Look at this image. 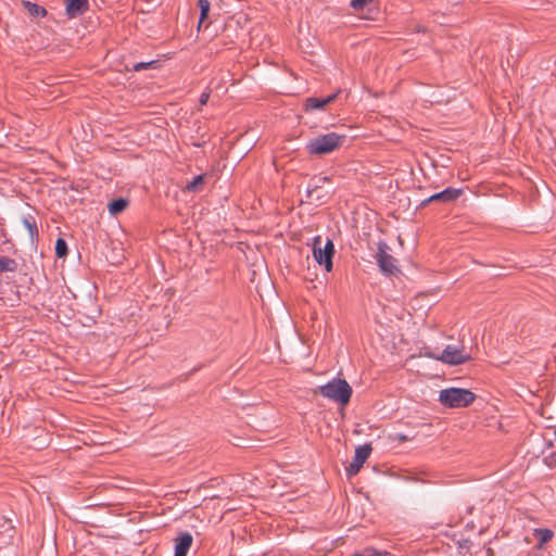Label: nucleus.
I'll use <instances>...</instances> for the list:
<instances>
[{"instance_id":"nucleus-1","label":"nucleus","mask_w":556,"mask_h":556,"mask_svg":"<svg viewBox=\"0 0 556 556\" xmlns=\"http://www.w3.org/2000/svg\"><path fill=\"white\" fill-rule=\"evenodd\" d=\"M346 136L337 132H327L309 139L306 143V151L312 155H325L339 149L345 141Z\"/></svg>"},{"instance_id":"nucleus-2","label":"nucleus","mask_w":556,"mask_h":556,"mask_svg":"<svg viewBox=\"0 0 556 556\" xmlns=\"http://www.w3.org/2000/svg\"><path fill=\"white\" fill-rule=\"evenodd\" d=\"M318 392L324 397L338 403L342 406L346 405L352 396V388L344 379L333 378L326 384L318 388Z\"/></svg>"},{"instance_id":"nucleus-3","label":"nucleus","mask_w":556,"mask_h":556,"mask_svg":"<svg viewBox=\"0 0 556 556\" xmlns=\"http://www.w3.org/2000/svg\"><path fill=\"white\" fill-rule=\"evenodd\" d=\"M476 400V394L468 389L447 388L439 393L440 403L450 408L469 406Z\"/></svg>"},{"instance_id":"nucleus-4","label":"nucleus","mask_w":556,"mask_h":556,"mask_svg":"<svg viewBox=\"0 0 556 556\" xmlns=\"http://www.w3.org/2000/svg\"><path fill=\"white\" fill-rule=\"evenodd\" d=\"M334 254V244L332 240L327 239L324 245H321V237L316 236L313 243V257L320 265L324 266L327 271L332 269V257Z\"/></svg>"},{"instance_id":"nucleus-5","label":"nucleus","mask_w":556,"mask_h":556,"mask_svg":"<svg viewBox=\"0 0 556 556\" xmlns=\"http://www.w3.org/2000/svg\"><path fill=\"white\" fill-rule=\"evenodd\" d=\"M432 358L440 361L444 364L457 366L471 359L470 353L464 345H446L440 355H431Z\"/></svg>"},{"instance_id":"nucleus-6","label":"nucleus","mask_w":556,"mask_h":556,"mask_svg":"<svg viewBox=\"0 0 556 556\" xmlns=\"http://www.w3.org/2000/svg\"><path fill=\"white\" fill-rule=\"evenodd\" d=\"M389 247L384 242L378 244V252L376 255L380 270L386 275H394L399 271L396 260L388 253Z\"/></svg>"},{"instance_id":"nucleus-7","label":"nucleus","mask_w":556,"mask_h":556,"mask_svg":"<svg viewBox=\"0 0 556 556\" xmlns=\"http://www.w3.org/2000/svg\"><path fill=\"white\" fill-rule=\"evenodd\" d=\"M371 453V447L368 444L359 445L356 447L353 460L346 467V472L349 476L356 475L359 469L363 467L364 463L368 459Z\"/></svg>"},{"instance_id":"nucleus-8","label":"nucleus","mask_w":556,"mask_h":556,"mask_svg":"<svg viewBox=\"0 0 556 556\" xmlns=\"http://www.w3.org/2000/svg\"><path fill=\"white\" fill-rule=\"evenodd\" d=\"M462 193H463L462 189L446 188V189H444V190H442V191H440L438 193L432 194L427 200L422 201V204L426 205V204H428L430 202H433V201L453 202L457 198H459V195Z\"/></svg>"},{"instance_id":"nucleus-9","label":"nucleus","mask_w":556,"mask_h":556,"mask_svg":"<svg viewBox=\"0 0 556 556\" xmlns=\"http://www.w3.org/2000/svg\"><path fill=\"white\" fill-rule=\"evenodd\" d=\"M193 538L189 532H182L175 539V553L174 556H186Z\"/></svg>"},{"instance_id":"nucleus-10","label":"nucleus","mask_w":556,"mask_h":556,"mask_svg":"<svg viewBox=\"0 0 556 556\" xmlns=\"http://www.w3.org/2000/svg\"><path fill=\"white\" fill-rule=\"evenodd\" d=\"M88 8V0H68L66 2V14L70 18L80 16Z\"/></svg>"},{"instance_id":"nucleus-11","label":"nucleus","mask_w":556,"mask_h":556,"mask_svg":"<svg viewBox=\"0 0 556 556\" xmlns=\"http://www.w3.org/2000/svg\"><path fill=\"white\" fill-rule=\"evenodd\" d=\"M338 96V92L332 93L326 98H307L305 102L306 110H321L324 109L328 103L332 102Z\"/></svg>"},{"instance_id":"nucleus-12","label":"nucleus","mask_w":556,"mask_h":556,"mask_svg":"<svg viewBox=\"0 0 556 556\" xmlns=\"http://www.w3.org/2000/svg\"><path fill=\"white\" fill-rule=\"evenodd\" d=\"M329 181L328 177H318L313 179L307 188L308 198H313L316 194V199L320 200L324 195L318 193V190L321 188V184Z\"/></svg>"},{"instance_id":"nucleus-13","label":"nucleus","mask_w":556,"mask_h":556,"mask_svg":"<svg viewBox=\"0 0 556 556\" xmlns=\"http://www.w3.org/2000/svg\"><path fill=\"white\" fill-rule=\"evenodd\" d=\"M23 5L33 17H45L47 15V10L36 3L23 1Z\"/></svg>"},{"instance_id":"nucleus-14","label":"nucleus","mask_w":556,"mask_h":556,"mask_svg":"<svg viewBox=\"0 0 556 556\" xmlns=\"http://www.w3.org/2000/svg\"><path fill=\"white\" fill-rule=\"evenodd\" d=\"M126 206H127V200L122 199V198L115 199L112 202H110L109 212L112 215H115V214L123 212L126 208Z\"/></svg>"},{"instance_id":"nucleus-15","label":"nucleus","mask_w":556,"mask_h":556,"mask_svg":"<svg viewBox=\"0 0 556 556\" xmlns=\"http://www.w3.org/2000/svg\"><path fill=\"white\" fill-rule=\"evenodd\" d=\"M17 264L13 258L0 256V273L15 271Z\"/></svg>"},{"instance_id":"nucleus-16","label":"nucleus","mask_w":556,"mask_h":556,"mask_svg":"<svg viewBox=\"0 0 556 556\" xmlns=\"http://www.w3.org/2000/svg\"><path fill=\"white\" fill-rule=\"evenodd\" d=\"M534 535L539 539V546L547 543L554 535L553 531L546 528L535 529Z\"/></svg>"},{"instance_id":"nucleus-17","label":"nucleus","mask_w":556,"mask_h":556,"mask_svg":"<svg viewBox=\"0 0 556 556\" xmlns=\"http://www.w3.org/2000/svg\"><path fill=\"white\" fill-rule=\"evenodd\" d=\"M23 225L28 230V233H29L31 240H34V238L37 237V235H38L37 225H36L35 219L30 216L24 217Z\"/></svg>"},{"instance_id":"nucleus-18","label":"nucleus","mask_w":556,"mask_h":556,"mask_svg":"<svg viewBox=\"0 0 556 556\" xmlns=\"http://www.w3.org/2000/svg\"><path fill=\"white\" fill-rule=\"evenodd\" d=\"M204 182V175L195 176L190 182L187 184L186 190L190 192H195L199 190V187Z\"/></svg>"},{"instance_id":"nucleus-19","label":"nucleus","mask_w":556,"mask_h":556,"mask_svg":"<svg viewBox=\"0 0 556 556\" xmlns=\"http://www.w3.org/2000/svg\"><path fill=\"white\" fill-rule=\"evenodd\" d=\"M198 5L200 8V24L206 18L210 11V1L208 0H198Z\"/></svg>"},{"instance_id":"nucleus-20","label":"nucleus","mask_w":556,"mask_h":556,"mask_svg":"<svg viewBox=\"0 0 556 556\" xmlns=\"http://www.w3.org/2000/svg\"><path fill=\"white\" fill-rule=\"evenodd\" d=\"M67 253V243L64 239L59 238L55 242V254L59 257H64Z\"/></svg>"},{"instance_id":"nucleus-21","label":"nucleus","mask_w":556,"mask_h":556,"mask_svg":"<svg viewBox=\"0 0 556 556\" xmlns=\"http://www.w3.org/2000/svg\"><path fill=\"white\" fill-rule=\"evenodd\" d=\"M156 63H157V61L139 62V63L134 64L132 68L136 72H140L142 70L154 67Z\"/></svg>"},{"instance_id":"nucleus-22","label":"nucleus","mask_w":556,"mask_h":556,"mask_svg":"<svg viewBox=\"0 0 556 556\" xmlns=\"http://www.w3.org/2000/svg\"><path fill=\"white\" fill-rule=\"evenodd\" d=\"M372 0H351V8L358 11V10H363L369 2H371Z\"/></svg>"},{"instance_id":"nucleus-23","label":"nucleus","mask_w":556,"mask_h":556,"mask_svg":"<svg viewBox=\"0 0 556 556\" xmlns=\"http://www.w3.org/2000/svg\"><path fill=\"white\" fill-rule=\"evenodd\" d=\"M208 99H210V93H208V92H203V93L200 96V99H199L200 104H201V105H205V104L207 103Z\"/></svg>"},{"instance_id":"nucleus-24","label":"nucleus","mask_w":556,"mask_h":556,"mask_svg":"<svg viewBox=\"0 0 556 556\" xmlns=\"http://www.w3.org/2000/svg\"><path fill=\"white\" fill-rule=\"evenodd\" d=\"M546 462L549 466L556 465V453L546 457Z\"/></svg>"},{"instance_id":"nucleus-25","label":"nucleus","mask_w":556,"mask_h":556,"mask_svg":"<svg viewBox=\"0 0 556 556\" xmlns=\"http://www.w3.org/2000/svg\"><path fill=\"white\" fill-rule=\"evenodd\" d=\"M397 438H399L400 441H406L407 440V437L404 435V434H399Z\"/></svg>"},{"instance_id":"nucleus-26","label":"nucleus","mask_w":556,"mask_h":556,"mask_svg":"<svg viewBox=\"0 0 556 556\" xmlns=\"http://www.w3.org/2000/svg\"><path fill=\"white\" fill-rule=\"evenodd\" d=\"M554 432H555V434H556V425H555V431H554Z\"/></svg>"}]
</instances>
